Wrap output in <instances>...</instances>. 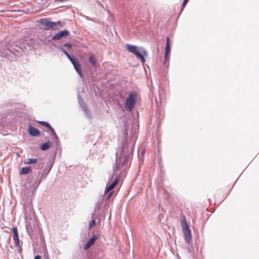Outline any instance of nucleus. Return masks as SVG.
I'll return each mask as SVG.
<instances>
[{
	"mask_svg": "<svg viewBox=\"0 0 259 259\" xmlns=\"http://www.w3.org/2000/svg\"><path fill=\"white\" fill-rule=\"evenodd\" d=\"M126 47L128 52L134 54L137 58L139 59L143 63L145 62L144 57L147 55L146 50L142 49L141 52H140L137 46L130 44H126Z\"/></svg>",
	"mask_w": 259,
	"mask_h": 259,
	"instance_id": "nucleus-1",
	"label": "nucleus"
},
{
	"mask_svg": "<svg viewBox=\"0 0 259 259\" xmlns=\"http://www.w3.org/2000/svg\"><path fill=\"white\" fill-rule=\"evenodd\" d=\"M39 23L41 25L42 28L46 30L58 29L61 25L60 22H54L45 18L40 19Z\"/></svg>",
	"mask_w": 259,
	"mask_h": 259,
	"instance_id": "nucleus-2",
	"label": "nucleus"
},
{
	"mask_svg": "<svg viewBox=\"0 0 259 259\" xmlns=\"http://www.w3.org/2000/svg\"><path fill=\"white\" fill-rule=\"evenodd\" d=\"M137 96L135 93H131L125 101V108L131 111L134 107L136 103Z\"/></svg>",
	"mask_w": 259,
	"mask_h": 259,
	"instance_id": "nucleus-3",
	"label": "nucleus"
},
{
	"mask_svg": "<svg viewBox=\"0 0 259 259\" xmlns=\"http://www.w3.org/2000/svg\"><path fill=\"white\" fill-rule=\"evenodd\" d=\"M170 39L168 36L166 37V44L165 49V56L164 59L165 62H164V64H166V62H168L169 60L170 57Z\"/></svg>",
	"mask_w": 259,
	"mask_h": 259,
	"instance_id": "nucleus-4",
	"label": "nucleus"
},
{
	"mask_svg": "<svg viewBox=\"0 0 259 259\" xmlns=\"http://www.w3.org/2000/svg\"><path fill=\"white\" fill-rule=\"evenodd\" d=\"M12 231L13 233V240L14 241L15 245L19 248V251L21 252L22 250V246L20 245V241L18 237V230L17 228L13 227L12 228Z\"/></svg>",
	"mask_w": 259,
	"mask_h": 259,
	"instance_id": "nucleus-5",
	"label": "nucleus"
},
{
	"mask_svg": "<svg viewBox=\"0 0 259 259\" xmlns=\"http://www.w3.org/2000/svg\"><path fill=\"white\" fill-rule=\"evenodd\" d=\"M182 230L185 237L186 241L188 244H189L192 241V234L189 227L183 228Z\"/></svg>",
	"mask_w": 259,
	"mask_h": 259,
	"instance_id": "nucleus-6",
	"label": "nucleus"
},
{
	"mask_svg": "<svg viewBox=\"0 0 259 259\" xmlns=\"http://www.w3.org/2000/svg\"><path fill=\"white\" fill-rule=\"evenodd\" d=\"M97 238L98 237L97 236L94 235L91 238L89 239L87 243L83 246L84 250H87L89 249L92 245L94 244L95 241L97 239Z\"/></svg>",
	"mask_w": 259,
	"mask_h": 259,
	"instance_id": "nucleus-7",
	"label": "nucleus"
},
{
	"mask_svg": "<svg viewBox=\"0 0 259 259\" xmlns=\"http://www.w3.org/2000/svg\"><path fill=\"white\" fill-rule=\"evenodd\" d=\"M69 34V32L67 30H63L60 31L57 34H56L54 36H53L52 39L53 40H58L60 39L63 36H67Z\"/></svg>",
	"mask_w": 259,
	"mask_h": 259,
	"instance_id": "nucleus-8",
	"label": "nucleus"
},
{
	"mask_svg": "<svg viewBox=\"0 0 259 259\" xmlns=\"http://www.w3.org/2000/svg\"><path fill=\"white\" fill-rule=\"evenodd\" d=\"M28 132L31 136L33 137L38 136L40 135V132L31 125L28 126Z\"/></svg>",
	"mask_w": 259,
	"mask_h": 259,
	"instance_id": "nucleus-9",
	"label": "nucleus"
},
{
	"mask_svg": "<svg viewBox=\"0 0 259 259\" xmlns=\"http://www.w3.org/2000/svg\"><path fill=\"white\" fill-rule=\"evenodd\" d=\"M74 66L76 71L78 73L80 76H81L82 72L81 70V66L77 61H75L74 59L72 62H71Z\"/></svg>",
	"mask_w": 259,
	"mask_h": 259,
	"instance_id": "nucleus-10",
	"label": "nucleus"
},
{
	"mask_svg": "<svg viewBox=\"0 0 259 259\" xmlns=\"http://www.w3.org/2000/svg\"><path fill=\"white\" fill-rule=\"evenodd\" d=\"M118 182L119 179H115L111 185H110L109 186L106 188L105 192L107 193L108 192L112 190L114 188V187L118 184Z\"/></svg>",
	"mask_w": 259,
	"mask_h": 259,
	"instance_id": "nucleus-11",
	"label": "nucleus"
},
{
	"mask_svg": "<svg viewBox=\"0 0 259 259\" xmlns=\"http://www.w3.org/2000/svg\"><path fill=\"white\" fill-rule=\"evenodd\" d=\"M38 123L41 125L45 126L47 127L50 130V131L53 135H56V134H55L54 128L50 125V124L49 123H48V122H47L46 121H39L38 122Z\"/></svg>",
	"mask_w": 259,
	"mask_h": 259,
	"instance_id": "nucleus-12",
	"label": "nucleus"
},
{
	"mask_svg": "<svg viewBox=\"0 0 259 259\" xmlns=\"http://www.w3.org/2000/svg\"><path fill=\"white\" fill-rule=\"evenodd\" d=\"M31 169L30 167H22L19 171V174L20 175H27L30 172Z\"/></svg>",
	"mask_w": 259,
	"mask_h": 259,
	"instance_id": "nucleus-13",
	"label": "nucleus"
},
{
	"mask_svg": "<svg viewBox=\"0 0 259 259\" xmlns=\"http://www.w3.org/2000/svg\"><path fill=\"white\" fill-rule=\"evenodd\" d=\"M181 225L182 229L189 227L186 218L184 215H183L181 219Z\"/></svg>",
	"mask_w": 259,
	"mask_h": 259,
	"instance_id": "nucleus-14",
	"label": "nucleus"
},
{
	"mask_svg": "<svg viewBox=\"0 0 259 259\" xmlns=\"http://www.w3.org/2000/svg\"><path fill=\"white\" fill-rule=\"evenodd\" d=\"M52 143L50 141L47 142L41 145L40 149L42 150H46L50 147Z\"/></svg>",
	"mask_w": 259,
	"mask_h": 259,
	"instance_id": "nucleus-15",
	"label": "nucleus"
},
{
	"mask_svg": "<svg viewBox=\"0 0 259 259\" xmlns=\"http://www.w3.org/2000/svg\"><path fill=\"white\" fill-rule=\"evenodd\" d=\"M37 159L35 158H27L24 160V163L25 164H30L35 163L37 162Z\"/></svg>",
	"mask_w": 259,
	"mask_h": 259,
	"instance_id": "nucleus-16",
	"label": "nucleus"
},
{
	"mask_svg": "<svg viewBox=\"0 0 259 259\" xmlns=\"http://www.w3.org/2000/svg\"><path fill=\"white\" fill-rule=\"evenodd\" d=\"M90 62L94 65H95L97 63V60L94 55H91L89 57Z\"/></svg>",
	"mask_w": 259,
	"mask_h": 259,
	"instance_id": "nucleus-17",
	"label": "nucleus"
},
{
	"mask_svg": "<svg viewBox=\"0 0 259 259\" xmlns=\"http://www.w3.org/2000/svg\"><path fill=\"white\" fill-rule=\"evenodd\" d=\"M62 51L65 55L67 56V57L69 59V60L71 62H72L73 60V58L71 57V56L66 51V50L63 49Z\"/></svg>",
	"mask_w": 259,
	"mask_h": 259,
	"instance_id": "nucleus-18",
	"label": "nucleus"
},
{
	"mask_svg": "<svg viewBox=\"0 0 259 259\" xmlns=\"http://www.w3.org/2000/svg\"><path fill=\"white\" fill-rule=\"evenodd\" d=\"M96 225L95 220L93 219L89 224V229H91Z\"/></svg>",
	"mask_w": 259,
	"mask_h": 259,
	"instance_id": "nucleus-19",
	"label": "nucleus"
},
{
	"mask_svg": "<svg viewBox=\"0 0 259 259\" xmlns=\"http://www.w3.org/2000/svg\"><path fill=\"white\" fill-rule=\"evenodd\" d=\"M64 46L69 49H70L71 48V45L68 43H66V44H64Z\"/></svg>",
	"mask_w": 259,
	"mask_h": 259,
	"instance_id": "nucleus-20",
	"label": "nucleus"
},
{
	"mask_svg": "<svg viewBox=\"0 0 259 259\" xmlns=\"http://www.w3.org/2000/svg\"><path fill=\"white\" fill-rule=\"evenodd\" d=\"M189 0H184L183 3V7L184 8L187 4Z\"/></svg>",
	"mask_w": 259,
	"mask_h": 259,
	"instance_id": "nucleus-21",
	"label": "nucleus"
},
{
	"mask_svg": "<svg viewBox=\"0 0 259 259\" xmlns=\"http://www.w3.org/2000/svg\"><path fill=\"white\" fill-rule=\"evenodd\" d=\"M112 194H113L112 192H109V193L108 194V198H109Z\"/></svg>",
	"mask_w": 259,
	"mask_h": 259,
	"instance_id": "nucleus-22",
	"label": "nucleus"
},
{
	"mask_svg": "<svg viewBox=\"0 0 259 259\" xmlns=\"http://www.w3.org/2000/svg\"><path fill=\"white\" fill-rule=\"evenodd\" d=\"M34 259H40V256H39V255H36V256L34 257Z\"/></svg>",
	"mask_w": 259,
	"mask_h": 259,
	"instance_id": "nucleus-23",
	"label": "nucleus"
}]
</instances>
